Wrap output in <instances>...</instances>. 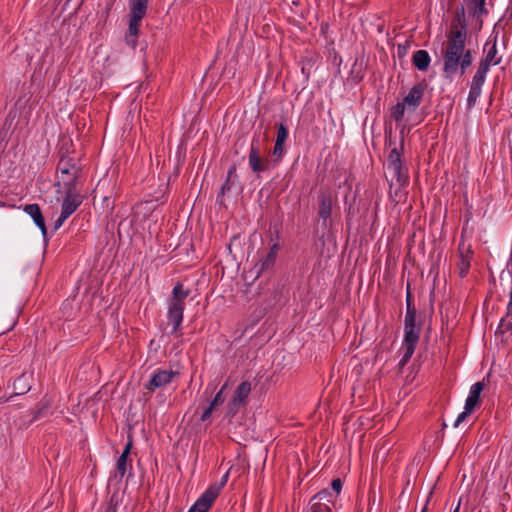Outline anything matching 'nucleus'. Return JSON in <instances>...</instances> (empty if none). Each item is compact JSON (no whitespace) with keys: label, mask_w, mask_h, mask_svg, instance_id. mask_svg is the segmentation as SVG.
I'll return each instance as SVG.
<instances>
[{"label":"nucleus","mask_w":512,"mask_h":512,"mask_svg":"<svg viewBox=\"0 0 512 512\" xmlns=\"http://www.w3.org/2000/svg\"><path fill=\"white\" fill-rule=\"evenodd\" d=\"M178 374V372L172 370L156 369L150 380L145 384V389L153 393L157 389L165 388Z\"/></svg>","instance_id":"nucleus-10"},{"label":"nucleus","mask_w":512,"mask_h":512,"mask_svg":"<svg viewBox=\"0 0 512 512\" xmlns=\"http://www.w3.org/2000/svg\"><path fill=\"white\" fill-rule=\"evenodd\" d=\"M484 389L483 382L474 383L469 390V395L465 401V406L468 411H474L479 403L480 395Z\"/></svg>","instance_id":"nucleus-20"},{"label":"nucleus","mask_w":512,"mask_h":512,"mask_svg":"<svg viewBox=\"0 0 512 512\" xmlns=\"http://www.w3.org/2000/svg\"><path fill=\"white\" fill-rule=\"evenodd\" d=\"M251 393V383L249 381H242L235 390V393L228 403L227 413L230 416L236 415L240 408L243 407L248 400Z\"/></svg>","instance_id":"nucleus-9"},{"label":"nucleus","mask_w":512,"mask_h":512,"mask_svg":"<svg viewBox=\"0 0 512 512\" xmlns=\"http://www.w3.org/2000/svg\"><path fill=\"white\" fill-rule=\"evenodd\" d=\"M364 78L363 62L355 59L351 66L347 81L351 84H358Z\"/></svg>","instance_id":"nucleus-26"},{"label":"nucleus","mask_w":512,"mask_h":512,"mask_svg":"<svg viewBox=\"0 0 512 512\" xmlns=\"http://www.w3.org/2000/svg\"><path fill=\"white\" fill-rule=\"evenodd\" d=\"M481 93V90L470 87L467 97V109H472L475 106L478 98L481 96Z\"/></svg>","instance_id":"nucleus-32"},{"label":"nucleus","mask_w":512,"mask_h":512,"mask_svg":"<svg viewBox=\"0 0 512 512\" xmlns=\"http://www.w3.org/2000/svg\"><path fill=\"white\" fill-rule=\"evenodd\" d=\"M308 512H331V506L320 500L317 501L316 498L312 497L309 502Z\"/></svg>","instance_id":"nucleus-30"},{"label":"nucleus","mask_w":512,"mask_h":512,"mask_svg":"<svg viewBox=\"0 0 512 512\" xmlns=\"http://www.w3.org/2000/svg\"><path fill=\"white\" fill-rule=\"evenodd\" d=\"M427 510H428V509H427V506H425V507L422 509V511H421V512H427Z\"/></svg>","instance_id":"nucleus-44"},{"label":"nucleus","mask_w":512,"mask_h":512,"mask_svg":"<svg viewBox=\"0 0 512 512\" xmlns=\"http://www.w3.org/2000/svg\"><path fill=\"white\" fill-rule=\"evenodd\" d=\"M278 250H279L278 244L272 245V247L267 252L265 257L259 261V264L256 265V268H257L256 277H259L262 272L270 269L274 265Z\"/></svg>","instance_id":"nucleus-18"},{"label":"nucleus","mask_w":512,"mask_h":512,"mask_svg":"<svg viewBox=\"0 0 512 512\" xmlns=\"http://www.w3.org/2000/svg\"><path fill=\"white\" fill-rule=\"evenodd\" d=\"M420 325L416 324V319L404 320V339L402 343L403 356L400 361L402 365L406 364L413 356L420 338Z\"/></svg>","instance_id":"nucleus-6"},{"label":"nucleus","mask_w":512,"mask_h":512,"mask_svg":"<svg viewBox=\"0 0 512 512\" xmlns=\"http://www.w3.org/2000/svg\"><path fill=\"white\" fill-rule=\"evenodd\" d=\"M8 401V398L0 397V404Z\"/></svg>","instance_id":"nucleus-42"},{"label":"nucleus","mask_w":512,"mask_h":512,"mask_svg":"<svg viewBox=\"0 0 512 512\" xmlns=\"http://www.w3.org/2000/svg\"><path fill=\"white\" fill-rule=\"evenodd\" d=\"M284 1L289 4L296 5V6L300 4V0H284Z\"/></svg>","instance_id":"nucleus-40"},{"label":"nucleus","mask_w":512,"mask_h":512,"mask_svg":"<svg viewBox=\"0 0 512 512\" xmlns=\"http://www.w3.org/2000/svg\"><path fill=\"white\" fill-rule=\"evenodd\" d=\"M333 198L328 192H321L319 196V217L326 221L332 214Z\"/></svg>","instance_id":"nucleus-19"},{"label":"nucleus","mask_w":512,"mask_h":512,"mask_svg":"<svg viewBox=\"0 0 512 512\" xmlns=\"http://www.w3.org/2000/svg\"><path fill=\"white\" fill-rule=\"evenodd\" d=\"M14 391L16 395H22L27 393L30 390V384L28 383V377L26 374L20 375L15 381H14Z\"/></svg>","instance_id":"nucleus-29"},{"label":"nucleus","mask_w":512,"mask_h":512,"mask_svg":"<svg viewBox=\"0 0 512 512\" xmlns=\"http://www.w3.org/2000/svg\"><path fill=\"white\" fill-rule=\"evenodd\" d=\"M502 61V57L498 56L497 50V36L494 39L488 40L484 45V57L480 60L479 65L486 66L490 69L491 66L499 65Z\"/></svg>","instance_id":"nucleus-14"},{"label":"nucleus","mask_w":512,"mask_h":512,"mask_svg":"<svg viewBox=\"0 0 512 512\" xmlns=\"http://www.w3.org/2000/svg\"><path fill=\"white\" fill-rule=\"evenodd\" d=\"M68 218L69 217H63V214L60 213V216L55 221L54 230H58Z\"/></svg>","instance_id":"nucleus-36"},{"label":"nucleus","mask_w":512,"mask_h":512,"mask_svg":"<svg viewBox=\"0 0 512 512\" xmlns=\"http://www.w3.org/2000/svg\"><path fill=\"white\" fill-rule=\"evenodd\" d=\"M64 198L61 204V213L63 217H70L82 204L83 197L80 189L62 191Z\"/></svg>","instance_id":"nucleus-11"},{"label":"nucleus","mask_w":512,"mask_h":512,"mask_svg":"<svg viewBox=\"0 0 512 512\" xmlns=\"http://www.w3.org/2000/svg\"><path fill=\"white\" fill-rule=\"evenodd\" d=\"M219 495V487H208L187 512H208Z\"/></svg>","instance_id":"nucleus-12"},{"label":"nucleus","mask_w":512,"mask_h":512,"mask_svg":"<svg viewBox=\"0 0 512 512\" xmlns=\"http://www.w3.org/2000/svg\"><path fill=\"white\" fill-rule=\"evenodd\" d=\"M413 65L419 71H426L431 63V57L426 50H417L412 56Z\"/></svg>","instance_id":"nucleus-23"},{"label":"nucleus","mask_w":512,"mask_h":512,"mask_svg":"<svg viewBox=\"0 0 512 512\" xmlns=\"http://www.w3.org/2000/svg\"><path fill=\"white\" fill-rule=\"evenodd\" d=\"M442 2L447 6V10H450L453 7L456 0H442Z\"/></svg>","instance_id":"nucleus-39"},{"label":"nucleus","mask_w":512,"mask_h":512,"mask_svg":"<svg viewBox=\"0 0 512 512\" xmlns=\"http://www.w3.org/2000/svg\"><path fill=\"white\" fill-rule=\"evenodd\" d=\"M190 295V290L185 289L181 282H177L172 290L171 297L167 300V320L172 325L170 334L181 336V325L184 318L185 300Z\"/></svg>","instance_id":"nucleus-2"},{"label":"nucleus","mask_w":512,"mask_h":512,"mask_svg":"<svg viewBox=\"0 0 512 512\" xmlns=\"http://www.w3.org/2000/svg\"><path fill=\"white\" fill-rule=\"evenodd\" d=\"M226 388H227V384L225 383L221 387V389L216 393V395L214 396V398L212 399V401L210 402L208 407L203 411V413L201 415L202 421L208 420L210 418L213 410L215 409V407L224 402L225 398L223 396V392L225 391Z\"/></svg>","instance_id":"nucleus-24"},{"label":"nucleus","mask_w":512,"mask_h":512,"mask_svg":"<svg viewBox=\"0 0 512 512\" xmlns=\"http://www.w3.org/2000/svg\"><path fill=\"white\" fill-rule=\"evenodd\" d=\"M227 480H228V473H226V474L222 477L221 482H220V484H219V485H214V486H215V487H219V491H220V490H221V488L226 484Z\"/></svg>","instance_id":"nucleus-38"},{"label":"nucleus","mask_w":512,"mask_h":512,"mask_svg":"<svg viewBox=\"0 0 512 512\" xmlns=\"http://www.w3.org/2000/svg\"><path fill=\"white\" fill-rule=\"evenodd\" d=\"M238 179L237 173H236V166L232 165L227 172V179L225 183L221 187V193L225 194L226 192H229L232 187L235 185L236 181Z\"/></svg>","instance_id":"nucleus-28"},{"label":"nucleus","mask_w":512,"mask_h":512,"mask_svg":"<svg viewBox=\"0 0 512 512\" xmlns=\"http://www.w3.org/2000/svg\"><path fill=\"white\" fill-rule=\"evenodd\" d=\"M443 48L442 76L452 81L459 74L463 76L473 62L472 51L466 47L467 35L461 32H447Z\"/></svg>","instance_id":"nucleus-1"},{"label":"nucleus","mask_w":512,"mask_h":512,"mask_svg":"<svg viewBox=\"0 0 512 512\" xmlns=\"http://www.w3.org/2000/svg\"><path fill=\"white\" fill-rule=\"evenodd\" d=\"M260 146H261L260 134L255 132L253 134V137H252L251 143H250L248 161H249V166H250L251 170L257 174L266 171L268 168V160L261 158Z\"/></svg>","instance_id":"nucleus-8"},{"label":"nucleus","mask_w":512,"mask_h":512,"mask_svg":"<svg viewBox=\"0 0 512 512\" xmlns=\"http://www.w3.org/2000/svg\"><path fill=\"white\" fill-rule=\"evenodd\" d=\"M504 273H505V270H503V271L500 273V279H502V278H503Z\"/></svg>","instance_id":"nucleus-43"},{"label":"nucleus","mask_w":512,"mask_h":512,"mask_svg":"<svg viewBox=\"0 0 512 512\" xmlns=\"http://www.w3.org/2000/svg\"><path fill=\"white\" fill-rule=\"evenodd\" d=\"M288 128L285 123L281 122L278 125L277 134H276V142L284 143L288 138Z\"/></svg>","instance_id":"nucleus-33"},{"label":"nucleus","mask_w":512,"mask_h":512,"mask_svg":"<svg viewBox=\"0 0 512 512\" xmlns=\"http://www.w3.org/2000/svg\"><path fill=\"white\" fill-rule=\"evenodd\" d=\"M284 154V143H279L275 141L274 148H273V155L281 159Z\"/></svg>","instance_id":"nucleus-35"},{"label":"nucleus","mask_w":512,"mask_h":512,"mask_svg":"<svg viewBox=\"0 0 512 512\" xmlns=\"http://www.w3.org/2000/svg\"><path fill=\"white\" fill-rule=\"evenodd\" d=\"M472 17L480 19L488 15L486 0H465Z\"/></svg>","instance_id":"nucleus-22"},{"label":"nucleus","mask_w":512,"mask_h":512,"mask_svg":"<svg viewBox=\"0 0 512 512\" xmlns=\"http://www.w3.org/2000/svg\"><path fill=\"white\" fill-rule=\"evenodd\" d=\"M23 211L33 219L35 225L40 229L42 235L46 237L47 227L40 206L36 203L27 204L23 207Z\"/></svg>","instance_id":"nucleus-16"},{"label":"nucleus","mask_w":512,"mask_h":512,"mask_svg":"<svg viewBox=\"0 0 512 512\" xmlns=\"http://www.w3.org/2000/svg\"><path fill=\"white\" fill-rule=\"evenodd\" d=\"M98 512H116V509L111 503H107L102 505Z\"/></svg>","instance_id":"nucleus-37"},{"label":"nucleus","mask_w":512,"mask_h":512,"mask_svg":"<svg viewBox=\"0 0 512 512\" xmlns=\"http://www.w3.org/2000/svg\"><path fill=\"white\" fill-rule=\"evenodd\" d=\"M471 259L472 251L470 249H466L465 251L460 250V257L457 266L459 269V276L461 278H464L468 274L471 266Z\"/></svg>","instance_id":"nucleus-25"},{"label":"nucleus","mask_w":512,"mask_h":512,"mask_svg":"<svg viewBox=\"0 0 512 512\" xmlns=\"http://www.w3.org/2000/svg\"><path fill=\"white\" fill-rule=\"evenodd\" d=\"M131 448H132V443L128 442L125 445L121 455L117 459L116 467H115V472H114V476L113 477L115 479H118L119 481H121L124 478V476L126 475L128 470H132V466L128 462V457H129V454L131 452Z\"/></svg>","instance_id":"nucleus-15"},{"label":"nucleus","mask_w":512,"mask_h":512,"mask_svg":"<svg viewBox=\"0 0 512 512\" xmlns=\"http://www.w3.org/2000/svg\"><path fill=\"white\" fill-rule=\"evenodd\" d=\"M447 32H461L467 35V24L465 20V8L463 5L457 7L455 17L452 19Z\"/></svg>","instance_id":"nucleus-17"},{"label":"nucleus","mask_w":512,"mask_h":512,"mask_svg":"<svg viewBox=\"0 0 512 512\" xmlns=\"http://www.w3.org/2000/svg\"><path fill=\"white\" fill-rule=\"evenodd\" d=\"M82 184L81 168L71 157H61L57 165L56 193L76 190Z\"/></svg>","instance_id":"nucleus-3"},{"label":"nucleus","mask_w":512,"mask_h":512,"mask_svg":"<svg viewBox=\"0 0 512 512\" xmlns=\"http://www.w3.org/2000/svg\"><path fill=\"white\" fill-rule=\"evenodd\" d=\"M408 183L389 182V198L391 202L398 204L406 199L405 188Z\"/></svg>","instance_id":"nucleus-21"},{"label":"nucleus","mask_w":512,"mask_h":512,"mask_svg":"<svg viewBox=\"0 0 512 512\" xmlns=\"http://www.w3.org/2000/svg\"><path fill=\"white\" fill-rule=\"evenodd\" d=\"M473 411H468L466 409V406H464V410L457 416L453 426L457 428L465 419L466 417L471 414Z\"/></svg>","instance_id":"nucleus-34"},{"label":"nucleus","mask_w":512,"mask_h":512,"mask_svg":"<svg viewBox=\"0 0 512 512\" xmlns=\"http://www.w3.org/2000/svg\"><path fill=\"white\" fill-rule=\"evenodd\" d=\"M342 487L343 484L340 478L333 479L330 488L322 489L313 497L316 498L317 501L320 500L322 502L328 503L330 506H335L342 491Z\"/></svg>","instance_id":"nucleus-13"},{"label":"nucleus","mask_w":512,"mask_h":512,"mask_svg":"<svg viewBox=\"0 0 512 512\" xmlns=\"http://www.w3.org/2000/svg\"><path fill=\"white\" fill-rule=\"evenodd\" d=\"M460 510V502H458L457 506L454 508L452 512H459Z\"/></svg>","instance_id":"nucleus-41"},{"label":"nucleus","mask_w":512,"mask_h":512,"mask_svg":"<svg viewBox=\"0 0 512 512\" xmlns=\"http://www.w3.org/2000/svg\"><path fill=\"white\" fill-rule=\"evenodd\" d=\"M149 0H130V19L125 36L126 43L135 48L139 35L141 21L146 15Z\"/></svg>","instance_id":"nucleus-5"},{"label":"nucleus","mask_w":512,"mask_h":512,"mask_svg":"<svg viewBox=\"0 0 512 512\" xmlns=\"http://www.w3.org/2000/svg\"><path fill=\"white\" fill-rule=\"evenodd\" d=\"M388 182L408 183V169L403 166L401 154L397 148L390 151L387 158Z\"/></svg>","instance_id":"nucleus-7"},{"label":"nucleus","mask_w":512,"mask_h":512,"mask_svg":"<svg viewBox=\"0 0 512 512\" xmlns=\"http://www.w3.org/2000/svg\"><path fill=\"white\" fill-rule=\"evenodd\" d=\"M490 69L486 68V66L478 65L477 70L472 78L470 87L479 89L482 91V87L486 81L487 74Z\"/></svg>","instance_id":"nucleus-27"},{"label":"nucleus","mask_w":512,"mask_h":512,"mask_svg":"<svg viewBox=\"0 0 512 512\" xmlns=\"http://www.w3.org/2000/svg\"><path fill=\"white\" fill-rule=\"evenodd\" d=\"M425 88L426 85L424 83L415 84L403 100L391 108V118L394 119L395 122L400 123L404 119L405 112H415L423 100Z\"/></svg>","instance_id":"nucleus-4"},{"label":"nucleus","mask_w":512,"mask_h":512,"mask_svg":"<svg viewBox=\"0 0 512 512\" xmlns=\"http://www.w3.org/2000/svg\"><path fill=\"white\" fill-rule=\"evenodd\" d=\"M417 312L412 302V295L409 289L406 293V314L405 319H416Z\"/></svg>","instance_id":"nucleus-31"}]
</instances>
